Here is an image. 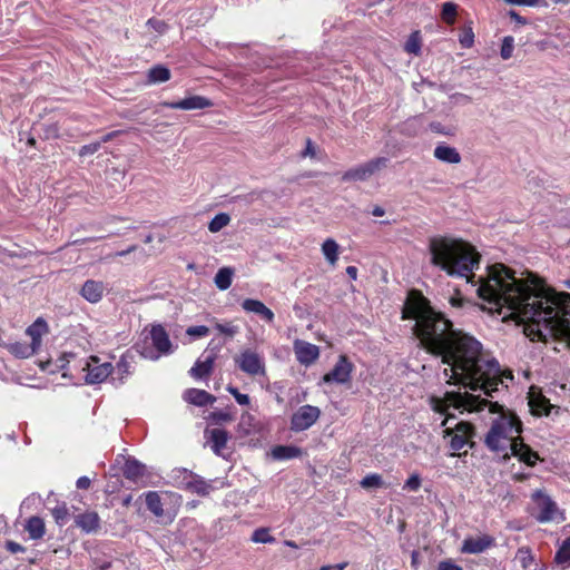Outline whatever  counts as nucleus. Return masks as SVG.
<instances>
[{"mask_svg":"<svg viewBox=\"0 0 570 570\" xmlns=\"http://www.w3.org/2000/svg\"><path fill=\"white\" fill-rule=\"evenodd\" d=\"M403 318L415 321L414 334L424 348L441 357L445 365L443 375L448 383L461 385L465 392H446L444 400L432 399L436 412L449 413L450 409L461 413L480 412L484 407L497 414L484 436L487 448L505 461L515 456L529 466L535 465L539 455L520 438L522 422L519 416L504 409L494 399L499 386L503 385L499 362L472 335L454 330L444 314L435 312L426 303H407ZM449 421L446 417L442 425Z\"/></svg>","mask_w":570,"mask_h":570,"instance_id":"1","label":"nucleus"},{"mask_svg":"<svg viewBox=\"0 0 570 570\" xmlns=\"http://www.w3.org/2000/svg\"><path fill=\"white\" fill-rule=\"evenodd\" d=\"M429 252L432 265L451 277L466 278L478 296L490 305L489 311L504 314V317L523 323L528 307H532L543 292L533 279L517 278L503 264L488 266L487 273L476 277L473 271L479 268L481 256L465 240L435 236L429 242Z\"/></svg>","mask_w":570,"mask_h":570,"instance_id":"2","label":"nucleus"},{"mask_svg":"<svg viewBox=\"0 0 570 570\" xmlns=\"http://www.w3.org/2000/svg\"><path fill=\"white\" fill-rule=\"evenodd\" d=\"M524 334L531 341H562L570 347V306L559 303L544 291L525 312Z\"/></svg>","mask_w":570,"mask_h":570,"instance_id":"3","label":"nucleus"},{"mask_svg":"<svg viewBox=\"0 0 570 570\" xmlns=\"http://www.w3.org/2000/svg\"><path fill=\"white\" fill-rule=\"evenodd\" d=\"M140 355L147 360L157 361L161 355H169L174 346L169 335L161 325H154L141 343L137 344Z\"/></svg>","mask_w":570,"mask_h":570,"instance_id":"4","label":"nucleus"},{"mask_svg":"<svg viewBox=\"0 0 570 570\" xmlns=\"http://www.w3.org/2000/svg\"><path fill=\"white\" fill-rule=\"evenodd\" d=\"M534 504L532 515L540 523L561 522L564 520L563 513L557 503L542 490H535L531 494Z\"/></svg>","mask_w":570,"mask_h":570,"instance_id":"5","label":"nucleus"},{"mask_svg":"<svg viewBox=\"0 0 570 570\" xmlns=\"http://www.w3.org/2000/svg\"><path fill=\"white\" fill-rule=\"evenodd\" d=\"M171 479L176 487L202 497L208 495L215 489L212 481H206L186 469L174 470Z\"/></svg>","mask_w":570,"mask_h":570,"instance_id":"6","label":"nucleus"},{"mask_svg":"<svg viewBox=\"0 0 570 570\" xmlns=\"http://www.w3.org/2000/svg\"><path fill=\"white\" fill-rule=\"evenodd\" d=\"M234 361L238 368L249 376L266 374L264 356L252 348L240 351V353L235 356Z\"/></svg>","mask_w":570,"mask_h":570,"instance_id":"7","label":"nucleus"},{"mask_svg":"<svg viewBox=\"0 0 570 570\" xmlns=\"http://www.w3.org/2000/svg\"><path fill=\"white\" fill-rule=\"evenodd\" d=\"M389 164V158L386 157H376L364 164L355 166L348 170H346L342 175L343 181H365L370 177H372L377 171L385 168Z\"/></svg>","mask_w":570,"mask_h":570,"instance_id":"8","label":"nucleus"},{"mask_svg":"<svg viewBox=\"0 0 570 570\" xmlns=\"http://www.w3.org/2000/svg\"><path fill=\"white\" fill-rule=\"evenodd\" d=\"M220 347V344H214V341H212L203 353V358H198L196 361L195 365L190 368L189 374L195 379L208 376L213 371L214 363L218 356Z\"/></svg>","mask_w":570,"mask_h":570,"instance_id":"9","label":"nucleus"},{"mask_svg":"<svg viewBox=\"0 0 570 570\" xmlns=\"http://www.w3.org/2000/svg\"><path fill=\"white\" fill-rule=\"evenodd\" d=\"M83 371L87 372L85 376L87 384H98L110 377L112 364L109 362L101 363L97 356H90L86 361Z\"/></svg>","mask_w":570,"mask_h":570,"instance_id":"10","label":"nucleus"},{"mask_svg":"<svg viewBox=\"0 0 570 570\" xmlns=\"http://www.w3.org/2000/svg\"><path fill=\"white\" fill-rule=\"evenodd\" d=\"M321 410L313 405L301 406L291 419V429L295 432H302L309 429L320 417Z\"/></svg>","mask_w":570,"mask_h":570,"instance_id":"11","label":"nucleus"},{"mask_svg":"<svg viewBox=\"0 0 570 570\" xmlns=\"http://www.w3.org/2000/svg\"><path fill=\"white\" fill-rule=\"evenodd\" d=\"M353 364L345 355H341L334 367L323 376L325 383L345 384L351 381Z\"/></svg>","mask_w":570,"mask_h":570,"instance_id":"12","label":"nucleus"},{"mask_svg":"<svg viewBox=\"0 0 570 570\" xmlns=\"http://www.w3.org/2000/svg\"><path fill=\"white\" fill-rule=\"evenodd\" d=\"M473 428L468 422H459L455 425V429L446 428L444 430L445 436H451L450 446L454 451H460L463 449L471 436Z\"/></svg>","mask_w":570,"mask_h":570,"instance_id":"13","label":"nucleus"},{"mask_svg":"<svg viewBox=\"0 0 570 570\" xmlns=\"http://www.w3.org/2000/svg\"><path fill=\"white\" fill-rule=\"evenodd\" d=\"M294 353L299 364L308 366L318 358L320 348L312 343L296 340L294 342Z\"/></svg>","mask_w":570,"mask_h":570,"instance_id":"14","label":"nucleus"},{"mask_svg":"<svg viewBox=\"0 0 570 570\" xmlns=\"http://www.w3.org/2000/svg\"><path fill=\"white\" fill-rule=\"evenodd\" d=\"M163 106L170 109L196 110L213 106V102L203 96H190L179 101H165Z\"/></svg>","mask_w":570,"mask_h":570,"instance_id":"15","label":"nucleus"},{"mask_svg":"<svg viewBox=\"0 0 570 570\" xmlns=\"http://www.w3.org/2000/svg\"><path fill=\"white\" fill-rule=\"evenodd\" d=\"M493 546L494 538L489 534L469 537L463 541L461 551L463 553L478 554L484 552Z\"/></svg>","mask_w":570,"mask_h":570,"instance_id":"16","label":"nucleus"},{"mask_svg":"<svg viewBox=\"0 0 570 570\" xmlns=\"http://www.w3.org/2000/svg\"><path fill=\"white\" fill-rule=\"evenodd\" d=\"M132 356L125 354L120 360L112 366L110 374V381L115 386L124 384L125 379L132 373Z\"/></svg>","mask_w":570,"mask_h":570,"instance_id":"17","label":"nucleus"},{"mask_svg":"<svg viewBox=\"0 0 570 570\" xmlns=\"http://www.w3.org/2000/svg\"><path fill=\"white\" fill-rule=\"evenodd\" d=\"M205 434L213 452L218 456L225 458V450L229 440L228 432L223 429L215 428L207 430Z\"/></svg>","mask_w":570,"mask_h":570,"instance_id":"18","label":"nucleus"},{"mask_svg":"<svg viewBox=\"0 0 570 570\" xmlns=\"http://www.w3.org/2000/svg\"><path fill=\"white\" fill-rule=\"evenodd\" d=\"M512 570H542L529 548H519L513 560Z\"/></svg>","mask_w":570,"mask_h":570,"instance_id":"19","label":"nucleus"},{"mask_svg":"<svg viewBox=\"0 0 570 570\" xmlns=\"http://www.w3.org/2000/svg\"><path fill=\"white\" fill-rule=\"evenodd\" d=\"M106 291V286L100 281L88 279L83 283L80 295L89 303H98Z\"/></svg>","mask_w":570,"mask_h":570,"instance_id":"20","label":"nucleus"},{"mask_svg":"<svg viewBox=\"0 0 570 570\" xmlns=\"http://www.w3.org/2000/svg\"><path fill=\"white\" fill-rule=\"evenodd\" d=\"M242 307L244 311L248 313L256 314L261 316L267 323H272L274 321V313L271 308H268L264 303L253 298H246L242 303Z\"/></svg>","mask_w":570,"mask_h":570,"instance_id":"21","label":"nucleus"},{"mask_svg":"<svg viewBox=\"0 0 570 570\" xmlns=\"http://www.w3.org/2000/svg\"><path fill=\"white\" fill-rule=\"evenodd\" d=\"M124 476L132 482H138L146 474V465L135 458L126 459L122 468Z\"/></svg>","mask_w":570,"mask_h":570,"instance_id":"22","label":"nucleus"},{"mask_svg":"<svg viewBox=\"0 0 570 570\" xmlns=\"http://www.w3.org/2000/svg\"><path fill=\"white\" fill-rule=\"evenodd\" d=\"M48 332L47 322L39 317L30 326L27 327L26 334L31 338V344L39 350L42 342V336Z\"/></svg>","mask_w":570,"mask_h":570,"instance_id":"23","label":"nucleus"},{"mask_svg":"<svg viewBox=\"0 0 570 570\" xmlns=\"http://www.w3.org/2000/svg\"><path fill=\"white\" fill-rule=\"evenodd\" d=\"M146 505L147 509L157 518H165L166 513L164 510V501L161 497L155 492L149 491L146 493ZM175 514H168L167 519L168 521H173Z\"/></svg>","mask_w":570,"mask_h":570,"instance_id":"24","label":"nucleus"},{"mask_svg":"<svg viewBox=\"0 0 570 570\" xmlns=\"http://www.w3.org/2000/svg\"><path fill=\"white\" fill-rule=\"evenodd\" d=\"M184 400L197 406H205L213 404L216 397L204 390L188 389L184 393Z\"/></svg>","mask_w":570,"mask_h":570,"instance_id":"25","label":"nucleus"},{"mask_svg":"<svg viewBox=\"0 0 570 570\" xmlns=\"http://www.w3.org/2000/svg\"><path fill=\"white\" fill-rule=\"evenodd\" d=\"M434 157L445 164H459L461 161V155L456 148L440 144L434 148Z\"/></svg>","mask_w":570,"mask_h":570,"instance_id":"26","label":"nucleus"},{"mask_svg":"<svg viewBox=\"0 0 570 570\" xmlns=\"http://www.w3.org/2000/svg\"><path fill=\"white\" fill-rule=\"evenodd\" d=\"M75 521L77 527L87 533L96 532L100 527V518L96 512L79 514Z\"/></svg>","mask_w":570,"mask_h":570,"instance_id":"27","label":"nucleus"},{"mask_svg":"<svg viewBox=\"0 0 570 570\" xmlns=\"http://www.w3.org/2000/svg\"><path fill=\"white\" fill-rule=\"evenodd\" d=\"M8 351L17 357L28 358L36 354L38 350L31 344L26 342H14L7 345Z\"/></svg>","mask_w":570,"mask_h":570,"instance_id":"28","label":"nucleus"},{"mask_svg":"<svg viewBox=\"0 0 570 570\" xmlns=\"http://www.w3.org/2000/svg\"><path fill=\"white\" fill-rule=\"evenodd\" d=\"M554 563L560 570H564L570 567V537L564 539L559 547L556 557Z\"/></svg>","mask_w":570,"mask_h":570,"instance_id":"29","label":"nucleus"},{"mask_svg":"<svg viewBox=\"0 0 570 570\" xmlns=\"http://www.w3.org/2000/svg\"><path fill=\"white\" fill-rule=\"evenodd\" d=\"M238 429L245 435L254 434L259 431V422L249 412H244L240 415Z\"/></svg>","mask_w":570,"mask_h":570,"instance_id":"30","label":"nucleus"},{"mask_svg":"<svg viewBox=\"0 0 570 570\" xmlns=\"http://www.w3.org/2000/svg\"><path fill=\"white\" fill-rule=\"evenodd\" d=\"M26 531L29 533L30 539L38 540L45 535V522L39 517H31L24 527Z\"/></svg>","mask_w":570,"mask_h":570,"instance_id":"31","label":"nucleus"},{"mask_svg":"<svg viewBox=\"0 0 570 570\" xmlns=\"http://www.w3.org/2000/svg\"><path fill=\"white\" fill-rule=\"evenodd\" d=\"M301 449L294 445H277L272 450V455L275 460H289L299 456Z\"/></svg>","mask_w":570,"mask_h":570,"instance_id":"32","label":"nucleus"},{"mask_svg":"<svg viewBox=\"0 0 570 570\" xmlns=\"http://www.w3.org/2000/svg\"><path fill=\"white\" fill-rule=\"evenodd\" d=\"M338 244L333 238H327L322 244V253L327 261V263L332 266H335L338 261Z\"/></svg>","mask_w":570,"mask_h":570,"instance_id":"33","label":"nucleus"},{"mask_svg":"<svg viewBox=\"0 0 570 570\" xmlns=\"http://www.w3.org/2000/svg\"><path fill=\"white\" fill-rule=\"evenodd\" d=\"M233 281V271L228 267H223L218 269L215 275L214 282L217 288L220 291H226L230 287Z\"/></svg>","mask_w":570,"mask_h":570,"instance_id":"34","label":"nucleus"},{"mask_svg":"<svg viewBox=\"0 0 570 570\" xmlns=\"http://www.w3.org/2000/svg\"><path fill=\"white\" fill-rule=\"evenodd\" d=\"M169 69L160 65L153 67L148 72V80L151 83L165 82L169 80Z\"/></svg>","mask_w":570,"mask_h":570,"instance_id":"35","label":"nucleus"},{"mask_svg":"<svg viewBox=\"0 0 570 570\" xmlns=\"http://www.w3.org/2000/svg\"><path fill=\"white\" fill-rule=\"evenodd\" d=\"M230 223V216L226 213L217 214L208 224L210 233H218Z\"/></svg>","mask_w":570,"mask_h":570,"instance_id":"36","label":"nucleus"},{"mask_svg":"<svg viewBox=\"0 0 570 570\" xmlns=\"http://www.w3.org/2000/svg\"><path fill=\"white\" fill-rule=\"evenodd\" d=\"M458 13V6L453 2H444L442 4L441 18L448 24H453L455 22V17Z\"/></svg>","mask_w":570,"mask_h":570,"instance_id":"37","label":"nucleus"},{"mask_svg":"<svg viewBox=\"0 0 570 570\" xmlns=\"http://www.w3.org/2000/svg\"><path fill=\"white\" fill-rule=\"evenodd\" d=\"M462 48H471L474 43V33L471 23L465 26L459 37Z\"/></svg>","mask_w":570,"mask_h":570,"instance_id":"38","label":"nucleus"},{"mask_svg":"<svg viewBox=\"0 0 570 570\" xmlns=\"http://www.w3.org/2000/svg\"><path fill=\"white\" fill-rule=\"evenodd\" d=\"M274 538L269 534L265 528L256 529L252 534V541L256 543H271L274 542Z\"/></svg>","mask_w":570,"mask_h":570,"instance_id":"39","label":"nucleus"},{"mask_svg":"<svg viewBox=\"0 0 570 570\" xmlns=\"http://www.w3.org/2000/svg\"><path fill=\"white\" fill-rule=\"evenodd\" d=\"M383 484L382 476L373 473L364 476L361 481V487L364 489L380 488Z\"/></svg>","mask_w":570,"mask_h":570,"instance_id":"40","label":"nucleus"},{"mask_svg":"<svg viewBox=\"0 0 570 570\" xmlns=\"http://www.w3.org/2000/svg\"><path fill=\"white\" fill-rule=\"evenodd\" d=\"M215 328L228 337H234L239 332V327L233 323H216Z\"/></svg>","mask_w":570,"mask_h":570,"instance_id":"41","label":"nucleus"},{"mask_svg":"<svg viewBox=\"0 0 570 570\" xmlns=\"http://www.w3.org/2000/svg\"><path fill=\"white\" fill-rule=\"evenodd\" d=\"M513 49H514L513 38L510 36L504 37V39L502 41V46H501V51H500L502 59H504V60L510 59L512 56Z\"/></svg>","mask_w":570,"mask_h":570,"instance_id":"42","label":"nucleus"},{"mask_svg":"<svg viewBox=\"0 0 570 570\" xmlns=\"http://www.w3.org/2000/svg\"><path fill=\"white\" fill-rule=\"evenodd\" d=\"M52 515L58 524H65L68 518V509L65 504L57 505L52 510Z\"/></svg>","mask_w":570,"mask_h":570,"instance_id":"43","label":"nucleus"},{"mask_svg":"<svg viewBox=\"0 0 570 570\" xmlns=\"http://www.w3.org/2000/svg\"><path fill=\"white\" fill-rule=\"evenodd\" d=\"M186 334L194 338L205 337L209 334V328L205 325L189 326L186 330Z\"/></svg>","mask_w":570,"mask_h":570,"instance_id":"44","label":"nucleus"},{"mask_svg":"<svg viewBox=\"0 0 570 570\" xmlns=\"http://www.w3.org/2000/svg\"><path fill=\"white\" fill-rule=\"evenodd\" d=\"M421 487V478L417 473H413L404 483L403 489L409 491H417Z\"/></svg>","mask_w":570,"mask_h":570,"instance_id":"45","label":"nucleus"},{"mask_svg":"<svg viewBox=\"0 0 570 570\" xmlns=\"http://www.w3.org/2000/svg\"><path fill=\"white\" fill-rule=\"evenodd\" d=\"M100 147H101V142H98V141H95V142L88 144V145H83L80 147L78 155L80 157H86V156L92 155L96 151H98L100 149Z\"/></svg>","mask_w":570,"mask_h":570,"instance_id":"46","label":"nucleus"},{"mask_svg":"<svg viewBox=\"0 0 570 570\" xmlns=\"http://www.w3.org/2000/svg\"><path fill=\"white\" fill-rule=\"evenodd\" d=\"M449 303L453 308H464L466 306L472 307L471 302L460 295L451 296Z\"/></svg>","mask_w":570,"mask_h":570,"instance_id":"47","label":"nucleus"},{"mask_svg":"<svg viewBox=\"0 0 570 570\" xmlns=\"http://www.w3.org/2000/svg\"><path fill=\"white\" fill-rule=\"evenodd\" d=\"M405 50L410 53L417 55L420 52V43L415 37L412 35L405 43Z\"/></svg>","mask_w":570,"mask_h":570,"instance_id":"48","label":"nucleus"},{"mask_svg":"<svg viewBox=\"0 0 570 570\" xmlns=\"http://www.w3.org/2000/svg\"><path fill=\"white\" fill-rule=\"evenodd\" d=\"M430 129L433 131V132H438V134H442V135H445V136H451L453 135V130L450 129V128H446L445 126H443L441 122L439 121H433L430 124Z\"/></svg>","mask_w":570,"mask_h":570,"instance_id":"49","label":"nucleus"},{"mask_svg":"<svg viewBox=\"0 0 570 570\" xmlns=\"http://www.w3.org/2000/svg\"><path fill=\"white\" fill-rule=\"evenodd\" d=\"M438 570H463L462 567L454 563L453 560L446 559L442 560L438 564Z\"/></svg>","mask_w":570,"mask_h":570,"instance_id":"50","label":"nucleus"},{"mask_svg":"<svg viewBox=\"0 0 570 570\" xmlns=\"http://www.w3.org/2000/svg\"><path fill=\"white\" fill-rule=\"evenodd\" d=\"M6 549L10 552V553H20V552H24L26 551V548L22 547L20 543L18 542H14V541H7L6 542Z\"/></svg>","mask_w":570,"mask_h":570,"instance_id":"51","label":"nucleus"},{"mask_svg":"<svg viewBox=\"0 0 570 570\" xmlns=\"http://www.w3.org/2000/svg\"><path fill=\"white\" fill-rule=\"evenodd\" d=\"M212 416L216 422H229L233 420V416L228 412L224 411L214 412Z\"/></svg>","mask_w":570,"mask_h":570,"instance_id":"52","label":"nucleus"},{"mask_svg":"<svg viewBox=\"0 0 570 570\" xmlns=\"http://www.w3.org/2000/svg\"><path fill=\"white\" fill-rule=\"evenodd\" d=\"M504 2L514 6H528V7H534L539 4L540 0H503Z\"/></svg>","mask_w":570,"mask_h":570,"instance_id":"53","label":"nucleus"},{"mask_svg":"<svg viewBox=\"0 0 570 570\" xmlns=\"http://www.w3.org/2000/svg\"><path fill=\"white\" fill-rule=\"evenodd\" d=\"M46 138H58L60 136L59 128L56 124H51L46 127Z\"/></svg>","mask_w":570,"mask_h":570,"instance_id":"54","label":"nucleus"},{"mask_svg":"<svg viewBox=\"0 0 570 570\" xmlns=\"http://www.w3.org/2000/svg\"><path fill=\"white\" fill-rule=\"evenodd\" d=\"M548 405L549 402L546 399L541 400L539 405H537L534 401H531V406L538 414H541L542 412H544V414H549V411L546 409Z\"/></svg>","mask_w":570,"mask_h":570,"instance_id":"55","label":"nucleus"},{"mask_svg":"<svg viewBox=\"0 0 570 570\" xmlns=\"http://www.w3.org/2000/svg\"><path fill=\"white\" fill-rule=\"evenodd\" d=\"M147 23L151 26L155 30H157L159 33H163L167 27L165 22L156 19H149Z\"/></svg>","mask_w":570,"mask_h":570,"instance_id":"56","label":"nucleus"},{"mask_svg":"<svg viewBox=\"0 0 570 570\" xmlns=\"http://www.w3.org/2000/svg\"><path fill=\"white\" fill-rule=\"evenodd\" d=\"M347 562H341L336 564L322 566L320 570H344L347 567Z\"/></svg>","mask_w":570,"mask_h":570,"instance_id":"57","label":"nucleus"},{"mask_svg":"<svg viewBox=\"0 0 570 570\" xmlns=\"http://www.w3.org/2000/svg\"><path fill=\"white\" fill-rule=\"evenodd\" d=\"M90 479L88 476H80L78 480H77V488L78 489H88L90 487Z\"/></svg>","mask_w":570,"mask_h":570,"instance_id":"58","label":"nucleus"},{"mask_svg":"<svg viewBox=\"0 0 570 570\" xmlns=\"http://www.w3.org/2000/svg\"><path fill=\"white\" fill-rule=\"evenodd\" d=\"M120 132H121L120 130L110 131V132L104 135L98 142H101V145L105 144V142H109L115 137H117Z\"/></svg>","mask_w":570,"mask_h":570,"instance_id":"59","label":"nucleus"},{"mask_svg":"<svg viewBox=\"0 0 570 570\" xmlns=\"http://www.w3.org/2000/svg\"><path fill=\"white\" fill-rule=\"evenodd\" d=\"M303 157H313L315 155V149H314V146L311 141V139H307L306 140V148L305 150L302 153Z\"/></svg>","mask_w":570,"mask_h":570,"instance_id":"60","label":"nucleus"},{"mask_svg":"<svg viewBox=\"0 0 570 570\" xmlns=\"http://www.w3.org/2000/svg\"><path fill=\"white\" fill-rule=\"evenodd\" d=\"M236 402L240 405H248L250 402V399L247 394L239 393L235 397Z\"/></svg>","mask_w":570,"mask_h":570,"instance_id":"61","label":"nucleus"},{"mask_svg":"<svg viewBox=\"0 0 570 570\" xmlns=\"http://www.w3.org/2000/svg\"><path fill=\"white\" fill-rule=\"evenodd\" d=\"M509 16H510V18H511V19H513V20L518 21L519 23L524 24V23L527 22V21H525V19H524V18H522V17H521L518 12H515L514 10H511V11L509 12Z\"/></svg>","mask_w":570,"mask_h":570,"instance_id":"62","label":"nucleus"},{"mask_svg":"<svg viewBox=\"0 0 570 570\" xmlns=\"http://www.w3.org/2000/svg\"><path fill=\"white\" fill-rule=\"evenodd\" d=\"M346 274L352 278H357V268L355 266H347L346 267Z\"/></svg>","mask_w":570,"mask_h":570,"instance_id":"63","label":"nucleus"},{"mask_svg":"<svg viewBox=\"0 0 570 570\" xmlns=\"http://www.w3.org/2000/svg\"><path fill=\"white\" fill-rule=\"evenodd\" d=\"M136 246L132 245L130 247H128L127 249H124V250H119L116 253V256L118 257H124V256H127L128 254L132 253L134 250H136Z\"/></svg>","mask_w":570,"mask_h":570,"instance_id":"64","label":"nucleus"}]
</instances>
